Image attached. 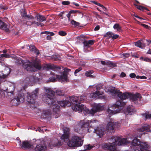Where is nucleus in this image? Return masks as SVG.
Masks as SVG:
<instances>
[{
	"label": "nucleus",
	"mask_w": 151,
	"mask_h": 151,
	"mask_svg": "<svg viewBox=\"0 0 151 151\" xmlns=\"http://www.w3.org/2000/svg\"><path fill=\"white\" fill-rule=\"evenodd\" d=\"M113 93L114 94L117 93L118 97L120 98V100H118L115 104L111 106H109L107 111V114L108 116H110L111 115H113L121 112L120 108L125 105V103L122 101L124 99L128 98L130 96L129 94L128 93H123L122 92L120 91L117 92L115 89H114Z\"/></svg>",
	"instance_id": "1"
},
{
	"label": "nucleus",
	"mask_w": 151,
	"mask_h": 151,
	"mask_svg": "<svg viewBox=\"0 0 151 151\" xmlns=\"http://www.w3.org/2000/svg\"><path fill=\"white\" fill-rule=\"evenodd\" d=\"M131 137L122 138L120 137L112 136L109 138V143L104 144L103 147L105 149L110 151H114L116 150L117 145H124L131 142Z\"/></svg>",
	"instance_id": "2"
},
{
	"label": "nucleus",
	"mask_w": 151,
	"mask_h": 151,
	"mask_svg": "<svg viewBox=\"0 0 151 151\" xmlns=\"http://www.w3.org/2000/svg\"><path fill=\"white\" fill-rule=\"evenodd\" d=\"M104 106H101L100 104H95L91 110H89L86 107L81 104L76 103L74 106H72L73 110L78 111L79 112L83 111L84 114H87L93 115L96 112L103 110L104 109Z\"/></svg>",
	"instance_id": "3"
},
{
	"label": "nucleus",
	"mask_w": 151,
	"mask_h": 151,
	"mask_svg": "<svg viewBox=\"0 0 151 151\" xmlns=\"http://www.w3.org/2000/svg\"><path fill=\"white\" fill-rule=\"evenodd\" d=\"M99 124L98 122L95 120H86L81 121L78 124L75 126V130L79 134L82 133L85 131L88 130L90 132V127H94Z\"/></svg>",
	"instance_id": "4"
},
{
	"label": "nucleus",
	"mask_w": 151,
	"mask_h": 151,
	"mask_svg": "<svg viewBox=\"0 0 151 151\" xmlns=\"http://www.w3.org/2000/svg\"><path fill=\"white\" fill-rule=\"evenodd\" d=\"M22 63L24 69L28 71H35L36 69H40L41 67L39 61L37 60L32 61V63L29 60L24 62L21 59L19 60V63Z\"/></svg>",
	"instance_id": "5"
},
{
	"label": "nucleus",
	"mask_w": 151,
	"mask_h": 151,
	"mask_svg": "<svg viewBox=\"0 0 151 151\" xmlns=\"http://www.w3.org/2000/svg\"><path fill=\"white\" fill-rule=\"evenodd\" d=\"M83 140L77 136L73 137L68 143V145L70 147H78L81 146L83 143Z\"/></svg>",
	"instance_id": "6"
},
{
	"label": "nucleus",
	"mask_w": 151,
	"mask_h": 151,
	"mask_svg": "<svg viewBox=\"0 0 151 151\" xmlns=\"http://www.w3.org/2000/svg\"><path fill=\"white\" fill-rule=\"evenodd\" d=\"M46 94L45 95L46 99H43L45 102H47L49 104H52L54 98V92L52 90L49 88H45Z\"/></svg>",
	"instance_id": "7"
},
{
	"label": "nucleus",
	"mask_w": 151,
	"mask_h": 151,
	"mask_svg": "<svg viewBox=\"0 0 151 151\" xmlns=\"http://www.w3.org/2000/svg\"><path fill=\"white\" fill-rule=\"evenodd\" d=\"M39 89L36 88L31 94H28L27 96V101L29 103L34 104L35 103V100L37 97Z\"/></svg>",
	"instance_id": "8"
},
{
	"label": "nucleus",
	"mask_w": 151,
	"mask_h": 151,
	"mask_svg": "<svg viewBox=\"0 0 151 151\" xmlns=\"http://www.w3.org/2000/svg\"><path fill=\"white\" fill-rule=\"evenodd\" d=\"M131 151H141L139 150L141 141L137 138H134L131 141Z\"/></svg>",
	"instance_id": "9"
},
{
	"label": "nucleus",
	"mask_w": 151,
	"mask_h": 151,
	"mask_svg": "<svg viewBox=\"0 0 151 151\" xmlns=\"http://www.w3.org/2000/svg\"><path fill=\"white\" fill-rule=\"evenodd\" d=\"M70 71V69L65 68L62 75L61 76H57L56 77H58L59 81L61 82H67L68 80V74L67 73L69 72Z\"/></svg>",
	"instance_id": "10"
},
{
	"label": "nucleus",
	"mask_w": 151,
	"mask_h": 151,
	"mask_svg": "<svg viewBox=\"0 0 151 151\" xmlns=\"http://www.w3.org/2000/svg\"><path fill=\"white\" fill-rule=\"evenodd\" d=\"M119 124L114 122V120L111 119L107 124L106 128L108 130L111 131L114 129L118 127L119 126Z\"/></svg>",
	"instance_id": "11"
},
{
	"label": "nucleus",
	"mask_w": 151,
	"mask_h": 151,
	"mask_svg": "<svg viewBox=\"0 0 151 151\" xmlns=\"http://www.w3.org/2000/svg\"><path fill=\"white\" fill-rule=\"evenodd\" d=\"M74 15L72 13V11H70L67 15L68 22H70L72 25L76 27H78L80 25V23L76 22L73 19V17Z\"/></svg>",
	"instance_id": "12"
},
{
	"label": "nucleus",
	"mask_w": 151,
	"mask_h": 151,
	"mask_svg": "<svg viewBox=\"0 0 151 151\" xmlns=\"http://www.w3.org/2000/svg\"><path fill=\"white\" fill-rule=\"evenodd\" d=\"M96 88L97 89V91L95 92H93L91 94V97L93 98L104 99L105 97L102 95L103 94V92L98 91V89L97 86H96Z\"/></svg>",
	"instance_id": "13"
},
{
	"label": "nucleus",
	"mask_w": 151,
	"mask_h": 151,
	"mask_svg": "<svg viewBox=\"0 0 151 151\" xmlns=\"http://www.w3.org/2000/svg\"><path fill=\"white\" fill-rule=\"evenodd\" d=\"M37 143H38L39 142V140L35 141ZM46 145L43 142H40V144H37L36 147L35 148V150L36 151H43L46 150Z\"/></svg>",
	"instance_id": "14"
},
{
	"label": "nucleus",
	"mask_w": 151,
	"mask_h": 151,
	"mask_svg": "<svg viewBox=\"0 0 151 151\" xmlns=\"http://www.w3.org/2000/svg\"><path fill=\"white\" fill-rule=\"evenodd\" d=\"M86 99V97L84 95H82L80 97L72 96L70 97V99L72 101L73 104H75V103H79L80 101H82Z\"/></svg>",
	"instance_id": "15"
},
{
	"label": "nucleus",
	"mask_w": 151,
	"mask_h": 151,
	"mask_svg": "<svg viewBox=\"0 0 151 151\" xmlns=\"http://www.w3.org/2000/svg\"><path fill=\"white\" fill-rule=\"evenodd\" d=\"M22 148L31 149L33 147V142L32 141H23L21 146Z\"/></svg>",
	"instance_id": "16"
},
{
	"label": "nucleus",
	"mask_w": 151,
	"mask_h": 151,
	"mask_svg": "<svg viewBox=\"0 0 151 151\" xmlns=\"http://www.w3.org/2000/svg\"><path fill=\"white\" fill-rule=\"evenodd\" d=\"M69 128L65 127L63 129V134L62 136L61 139L64 142H67L69 136Z\"/></svg>",
	"instance_id": "17"
},
{
	"label": "nucleus",
	"mask_w": 151,
	"mask_h": 151,
	"mask_svg": "<svg viewBox=\"0 0 151 151\" xmlns=\"http://www.w3.org/2000/svg\"><path fill=\"white\" fill-rule=\"evenodd\" d=\"M140 145L139 150H141V151H150L149 150L150 146L147 142L141 141Z\"/></svg>",
	"instance_id": "18"
},
{
	"label": "nucleus",
	"mask_w": 151,
	"mask_h": 151,
	"mask_svg": "<svg viewBox=\"0 0 151 151\" xmlns=\"http://www.w3.org/2000/svg\"><path fill=\"white\" fill-rule=\"evenodd\" d=\"M104 129L103 127H99L95 129L93 132H95L100 137H101L104 134Z\"/></svg>",
	"instance_id": "19"
},
{
	"label": "nucleus",
	"mask_w": 151,
	"mask_h": 151,
	"mask_svg": "<svg viewBox=\"0 0 151 151\" xmlns=\"http://www.w3.org/2000/svg\"><path fill=\"white\" fill-rule=\"evenodd\" d=\"M139 132H142L146 131L147 132H151V126L147 124H145L143 125L138 130Z\"/></svg>",
	"instance_id": "20"
},
{
	"label": "nucleus",
	"mask_w": 151,
	"mask_h": 151,
	"mask_svg": "<svg viewBox=\"0 0 151 151\" xmlns=\"http://www.w3.org/2000/svg\"><path fill=\"white\" fill-rule=\"evenodd\" d=\"M58 103L62 107H65V106H69L72 104H73V102L72 101L70 100V101H62L58 102Z\"/></svg>",
	"instance_id": "21"
},
{
	"label": "nucleus",
	"mask_w": 151,
	"mask_h": 151,
	"mask_svg": "<svg viewBox=\"0 0 151 151\" xmlns=\"http://www.w3.org/2000/svg\"><path fill=\"white\" fill-rule=\"evenodd\" d=\"M24 97L22 96H19L17 97L16 99H15L12 100V102L13 103H15L16 101H17V103L16 104V105L18 104L19 103L22 102L24 101Z\"/></svg>",
	"instance_id": "22"
},
{
	"label": "nucleus",
	"mask_w": 151,
	"mask_h": 151,
	"mask_svg": "<svg viewBox=\"0 0 151 151\" xmlns=\"http://www.w3.org/2000/svg\"><path fill=\"white\" fill-rule=\"evenodd\" d=\"M135 111L134 108L133 107L129 106L127 107V111L124 112L125 114H127L128 113L129 114L132 115Z\"/></svg>",
	"instance_id": "23"
},
{
	"label": "nucleus",
	"mask_w": 151,
	"mask_h": 151,
	"mask_svg": "<svg viewBox=\"0 0 151 151\" xmlns=\"http://www.w3.org/2000/svg\"><path fill=\"white\" fill-rule=\"evenodd\" d=\"M37 78H36L34 76H31L29 78H26V81L28 83H30V82L33 83L37 81Z\"/></svg>",
	"instance_id": "24"
},
{
	"label": "nucleus",
	"mask_w": 151,
	"mask_h": 151,
	"mask_svg": "<svg viewBox=\"0 0 151 151\" xmlns=\"http://www.w3.org/2000/svg\"><path fill=\"white\" fill-rule=\"evenodd\" d=\"M36 17L37 19L40 22H43L46 20V18L45 16L39 14H38L36 15Z\"/></svg>",
	"instance_id": "25"
},
{
	"label": "nucleus",
	"mask_w": 151,
	"mask_h": 151,
	"mask_svg": "<svg viewBox=\"0 0 151 151\" xmlns=\"http://www.w3.org/2000/svg\"><path fill=\"white\" fill-rule=\"evenodd\" d=\"M10 71V69L9 67L6 66H4V69L3 71V72L4 73V76H6L7 77V76L9 74Z\"/></svg>",
	"instance_id": "26"
},
{
	"label": "nucleus",
	"mask_w": 151,
	"mask_h": 151,
	"mask_svg": "<svg viewBox=\"0 0 151 151\" xmlns=\"http://www.w3.org/2000/svg\"><path fill=\"white\" fill-rule=\"evenodd\" d=\"M58 140H56L55 141V140H52L49 143L48 146L50 148H52L54 147H55L57 145L58 143Z\"/></svg>",
	"instance_id": "27"
},
{
	"label": "nucleus",
	"mask_w": 151,
	"mask_h": 151,
	"mask_svg": "<svg viewBox=\"0 0 151 151\" xmlns=\"http://www.w3.org/2000/svg\"><path fill=\"white\" fill-rule=\"evenodd\" d=\"M27 24L30 25H31L33 24H35L36 25V26H42L44 25L42 23L40 22L36 21H33L32 22H27Z\"/></svg>",
	"instance_id": "28"
},
{
	"label": "nucleus",
	"mask_w": 151,
	"mask_h": 151,
	"mask_svg": "<svg viewBox=\"0 0 151 151\" xmlns=\"http://www.w3.org/2000/svg\"><path fill=\"white\" fill-rule=\"evenodd\" d=\"M143 40H139L137 42H135V45L140 48H142L144 47L145 46V45L143 43Z\"/></svg>",
	"instance_id": "29"
},
{
	"label": "nucleus",
	"mask_w": 151,
	"mask_h": 151,
	"mask_svg": "<svg viewBox=\"0 0 151 151\" xmlns=\"http://www.w3.org/2000/svg\"><path fill=\"white\" fill-rule=\"evenodd\" d=\"M0 28L7 31L8 30L7 25L1 20H0Z\"/></svg>",
	"instance_id": "30"
},
{
	"label": "nucleus",
	"mask_w": 151,
	"mask_h": 151,
	"mask_svg": "<svg viewBox=\"0 0 151 151\" xmlns=\"http://www.w3.org/2000/svg\"><path fill=\"white\" fill-rule=\"evenodd\" d=\"M29 48L31 51H33L35 53H36L37 55H38L39 54V50H37L35 47L34 45H30L29 46Z\"/></svg>",
	"instance_id": "31"
},
{
	"label": "nucleus",
	"mask_w": 151,
	"mask_h": 151,
	"mask_svg": "<svg viewBox=\"0 0 151 151\" xmlns=\"http://www.w3.org/2000/svg\"><path fill=\"white\" fill-rule=\"evenodd\" d=\"M113 28L114 29H116L118 32H120L122 31L121 26L119 24L117 23L115 24L113 26Z\"/></svg>",
	"instance_id": "32"
},
{
	"label": "nucleus",
	"mask_w": 151,
	"mask_h": 151,
	"mask_svg": "<svg viewBox=\"0 0 151 151\" xmlns=\"http://www.w3.org/2000/svg\"><path fill=\"white\" fill-rule=\"evenodd\" d=\"M132 99L134 101H136L140 97V94L139 93H137L135 94H133L132 95Z\"/></svg>",
	"instance_id": "33"
},
{
	"label": "nucleus",
	"mask_w": 151,
	"mask_h": 151,
	"mask_svg": "<svg viewBox=\"0 0 151 151\" xmlns=\"http://www.w3.org/2000/svg\"><path fill=\"white\" fill-rule=\"evenodd\" d=\"M93 73L92 71L89 70L86 71L85 73V75L86 76L88 77H91L92 78H93L95 77V76H94L92 75Z\"/></svg>",
	"instance_id": "34"
},
{
	"label": "nucleus",
	"mask_w": 151,
	"mask_h": 151,
	"mask_svg": "<svg viewBox=\"0 0 151 151\" xmlns=\"http://www.w3.org/2000/svg\"><path fill=\"white\" fill-rule=\"evenodd\" d=\"M113 33L111 32H108L104 35V37L109 39L112 38Z\"/></svg>",
	"instance_id": "35"
},
{
	"label": "nucleus",
	"mask_w": 151,
	"mask_h": 151,
	"mask_svg": "<svg viewBox=\"0 0 151 151\" xmlns=\"http://www.w3.org/2000/svg\"><path fill=\"white\" fill-rule=\"evenodd\" d=\"M58 75H56L50 77L49 78V81L51 82H54L57 80L58 81H59V80L58 79V77H56Z\"/></svg>",
	"instance_id": "36"
},
{
	"label": "nucleus",
	"mask_w": 151,
	"mask_h": 151,
	"mask_svg": "<svg viewBox=\"0 0 151 151\" xmlns=\"http://www.w3.org/2000/svg\"><path fill=\"white\" fill-rule=\"evenodd\" d=\"M10 57V55L7 54H3L0 55V60H1V58H3L5 57L6 58H9ZM2 63L0 61V65L1 64L2 65Z\"/></svg>",
	"instance_id": "37"
},
{
	"label": "nucleus",
	"mask_w": 151,
	"mask_h": 151,
	"mask_svg": "<svg viewBox=\"0 0 151 151\" xmlns=\"http://www.w3.org/2000/svg\"><path fill=\"white\" fill-rule=\"evenodd\" d=\"M6 93L7 94L8 97L9 98L12 99V98H14V95L13 92L12 91L10 92H6Z\"/></svg>",
	"instance_id": "38"
},
{
	"label": "nucleus",
	"mask_w": 151,
	"mask_h": 151,
	"mask_svg": "<svg viewBox=\"0 0 151 151\" xmlns=\"http://www.w3.org/2000/svg\"><path fill=\"white\" fill-rule=\"evenodd\" d=\"M6 77V76H4V73L2 71H0V83H1V82L2 81V79H4Z\"/></svg>",
	"instance_id": "39"
},
{
	"label": "nucleus",
	"mask_w": 151,
	"mask_h": 151,
	"mask_svg": "<svg viewBox=\"0 0 151 151\" xmlns=\"http://www.w3.org/2000/svg\"><path fill=\"white\" fill-rule=\"evenodd\" d=\"M21 15L22 17L26 18V17H28V15L27 14L26 12L24 9H22L21 12Z\"/></svg>",
	"instance_id": "40"
},
{
	"label": "nucleus",
	"mask_w": 151,
	"mask_h": 151,
	"mask_svg": "<svg viewBox=\"0 0 151 151\" xmlns=\"http://www.w3.org/2000/svg\"><path fill=\"white\" fill-rule=\"evenodd\" d=\"M67 33L65 31H61L58 32V34L61 36H64L66 35Z\"/></svg>",
	"instance_id": "41"
},
{
	"label": "nucleus",
	"mask_w": 151,
	"mask_h": 151,
	"mask_svg": "<svg viewBox=\"0 0 151 151\" xmlns=\"http://www.w3.org/2000/svg\"><path fill=\"white\" fill-rule=\"evenodd\" d=\"M85 150H90L91 149L92 147L90 145H86L84 147Z\"/></svg>",
	"instance_id": "42"
},
{
	"label": "nucleus",
	"mask_w": 151,
	"mask_h": 151,
	"mask_svg": "<svg viewBox=\"0 0 151 151\" xmlns=\"http://www.w3.org/2000/svg\"><path fill=\"white\" fill-rule=\"evenodd\" d=\"M144 116L145 117L146 119H148V118H151V114H145L144 115Z\"/></svg>",
	"instance_id": "43"
},
{
	"label": "nucleus",
	"mask_w": 151,
	"mask_h": 151,
	"mask_svg": "<svg viewBox=\"0 0 151 151\" xmlns=\"http://www.w3.org/2000/svg\"><path fill=\"white\" fill-rule=\"evenodd\" d=\"M119 37V35H118L115 34L113 33L112 39L113 40H114L118 38Z\"/></svg>",
	"instance_id": "44"
},
{
	"label": "nucleus",
	"mask_w": 151,
	"mask_h": 151,
	"mask_svg": "<svg viewBox=\"0 0 151 151\" xmlns=\"http://www.w3.org/2000/svg\"><path fill=\"white\" fill-rule=\"evenodd\" d=\"M47 68L50 69H53L55 68V67L52 65L48 64L46 66Z\"/></svg>",
	"instance_id": "45"
},
{
	"label": "nucleus",
	"mask_w": 151,
	"mask_h": 151,
	"mask_svg": "<svg viewBox=\"0 0 151 151\" xmlns=\"http://www.w3.org/2000/svg\"><path fill=\"white\" fill-rule=\"evenodd\" d=\"M82 68L81 67L79 68L78 69H76L74 72V74L75 76H76V74L81 70Z\"/></svg>",
	"instance_id": "46"
},
{
	"label": "nucleus",
	"mask_w": 151,
	"mask_h": 151,
	"mask_svg": "<svg viewBox=\"0 0 151 151\" xmlns=\"http://www.w3.org/2000/svg\"><path fill=\"white\" fill-rule=\"evenodd\" d=\"M137 7L138 9L140 10H143L144 9H146L145 8L142 6H137Z\"/></svg>",
	"instance_id": "47"
},
{
	"label": "nucleus",
	"mask_w": 151,
	"mask_h": 151,
	"mask_svg": "<svg viewBox=\"0 0 151 151\" xmlns=\"http://www.w3.org/2000/svg\"><path fill=\"white\" fill-rule=\"evenodd\" d=\"M84 46V47H88V41H85L83 42Z\"/></svg>",
	"instance_id": "48"
},
{
	"label": "nucleus",
	"mask_w": 151,
	"mask_h": 151,
	"mask_svg": "<svg viewBox=\"0 0 151 151\" xmlns=\"http://www.w3.org/2000/svg\"><path fill=\"white\" fill-rule=\"evenodd\" d=\"M144 61L146 62H151V59L147 57L144 58Z\"/></svg>",
	"instance_id": "49"
},
{
	"label": "nucleus",
	"mask_w": 151,
	"mask_h": 151,
	"mask_svg": "<svg viewBox=\"0 0 151 151\" xmlns=\"http://www.w3.org/2000/svg\"><path fill=\"white\" fill-rule=\"evenodd\" d=\"M56 93L57 94L60 96L62 95L63 94V93L60 91H57Z\"/></svg>",
	"instance_id": "50"
},
{
	"label": "nucleus",
	"mask_w": 151,
	"mask_h": 151,
	"mask_svg": "<svg viewBox=\"0 0 151 151\" xmlns=\"http://www.w3.org/2000/svg\"><path fill=\"white\" fill-rule=\"evenodd\" d=\"M45 33H46L47 34H49L50 36H53L54 35V34L53 32H52L45 31Z\"/></svg>",
	"instance_id": "51"
},
{
	"label": "nucleus",
	"mask_w": 151,
	"mask_h": 151,
	"mask_svg": "<svg viewBox=\"0 0 151 151\" xmlns=\"http://www.w3.org/2000/svg\"><path fill=\"white\" fill-rule=\"evenodd\" d=\"M62 3L63 5H68L70 3L69 1H63Z\"/></svg>",
	"instance_id": "52"
},
{
	"label": "nucleus",
	"mask_w": 151,
	"mask_h": 151,
	"mask_svg": "<svg viewBox=\"0 0 151 151\" xmlns=\"http://www.w3.org/2000/svg\"><path fill=\"white\" fill-rule=\"evenodd\" d=\"M130 77L132 78H134L136 77V75L134 73H132L129 75Z\"/></svg>",
	"instance_id": "53"
},
{
	"label": "nucleus",
	"mask_w": 151,
	"mask_h": 151,
	"mask_svg": "<svg viewBox=\"0 0 151 151\" xmlns=\"http://www.w3.org/2000/svg\"><path fill=\"white\" fill-rule=\"evenodd\" d=\"M88 43L89 45H92L94 43V41L92 40H89L88 41Z\"/></svg>",
	"instance_id": "54"
},
{
	"label": "nucleus",
	"mask_w": 151,
	"mask_h": 151,
	"mask_svg": "<svg viewBox=\"0 0 151 151\" xmlns=\"http://www.w3.org/2000/svg\"><path fill=\"white\" fill-rule=\"evenodd\" d=\"M126 74L124 72H122L120 75V76L121 77H124L126 76Z\"/></svg>",
	"instance_id": "55"
},
{
	"label": "nucleus",
	"mask_w": 151,
	"mask_h": 151,
	"mask_svg": "<svg viewBox=\"0 0 151 151\" xmlns=\"http://www.w3.org/2000/svg\"><path fill=\"white\" fill-rule=\"evenodd\" d=\"M141 25L142 26H143L144 27H145V28L148 29L149 28V26L148 25H146V24H141Z\"/></svg>",
	"instance_id": "56"
},
{
	"label": "nucleus",
	"mask_w": 151,
	"mask_h": 151,
	"mask_svg": "<svg viewBox=\"0 0 151 151\" xmlns=\"http://www.w3.org/2000/svg\"><path fill=\"white\" fill-rule=\"evenodd\" d=\"M27 18L28 19H34V17L32 16H29L28 15V17H26V18Z\"/></svg>",
	"instance_id": "57"
},
{
	"label": "nucleus",
	"mask_w": 151,
	"mask_h": 151,
	"mask_svg": "<svg viewBox=\"0 0 151 151\" xmlns=\"http://www.w3.org/2000/svg\"><path fill=\"white\" fill-rule=\"evenodd\" d=\"M59 106H58V105H57L56 106V108H55L54 107H53V110H56L57 109V110H58V109H59Z\"/></svg>",
	"instance_id": "58"
},
{
	"label": "nucleus",
	"mask_w": 151,
	"mask_h": 151,
	"mask_svg": "<svg viewBox=\"0 0 151 151\" xmlns=\"http://www.w3.org/2000/svg\"><path fill=\"white\" fill-rule=\"evenodd\" d=\"M100 27L98 25L96 26L95 28V30H98L99 29Z\"/></svg>",
	"instance_id": "59"
},
{
	"label": "nucleus",
	"mask_w": 151,
	"mask_h": 151,
	"mask_svg": "<svg viewBox=\"0 0 151 151\" xmlns=\"http://www.w3.org/2000/svg\"><path fill=\"white\" fill-rule=\"evenodd\" d=\"M47 39L48 40H50L51 39V37L50 35H48L47 36Z\"/></svg>",
	"instance_id": "60"
},
{
	"label": "nucleus",
	"mask_w": 151,
	"mask_h": 151,
	"mask_svg": "<svg viewBox=\"0 0 151 151\" xmlns=\"http://www.w3.org/2000/svg\"><path fill=\"white\" fill-rule=\"evenodd\" d=\"M124 56H125L126 57H128L129 56V55L128 53H126L123 54Z\"/></svg>",
	"instance_id": "61"
},
{
	"label": "nucleus",
	"mask_w": 151,
	"mask_h": 151,
	"mask_svg": "<svg viewBox=\"0 0 151 151\" xmlns=\"http://www.w3.org/2000/svg\"><path fill=\"white\" fill-rule=\"evenodd\" d=\"M37 130L39 131L40 132H43V130H42L40 128H39L37 129H36V131H37Z\"/></svg>",
	"instance_id": "62"
},
{
	"label": "nucleus",
	"mask_w": 151,
	"mask_h": 151,
	"mask_svg": "<svg viewBox=\"0 0 151 151\" xmlns=\"http://www.w3.org/2000/svg\"><path fill=\"white\" fill-rule=\"evenodd\" d=\"M147 42V45H149L151 42V41L150 40H146Z\"/></svg>",
	"instance_id": "63"
},
{
	"label": "nucleus",
	"mask_w": 151,
	"mask_h": 151,
	"mask_svg": "<svg viewBox=\"0 0 151 151\" xmlns=\"http://www.w3.org/2000/svg\"><path fill=\"white\" fill-rule=\"evenodd\" d=\"M146 78H147V77L145 76H140V79H146Z\"/></svg>",
	"instance_id": "64"
}]
</instances>
